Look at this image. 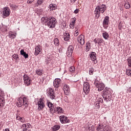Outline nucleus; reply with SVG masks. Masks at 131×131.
I'll list each match as a JSON object with an SVG mask.
<instances>
[{"label":"nucleus","instance_id":"1","mask_svg":"<svg viewBox=\"0 0 131 131\" xmlns=\"http://www.w3.org/2000/svg\"><path fill=\"white\" fill-rule=\"evenodd\" d=\"M41 22L43 24L47 23V26L49 28H54L57 23L56 18L53 16L42 17L41 18Z\"/></svg>","mask_w":131,"mask_h":131},{"label":"nucleus","instance_id":"2","mask_svg":"<svg viewBox=\"0 0 131 131\" xmlns=\"http://www.w3.org/2000/svg\"><path fill=\"white\" fill-rule=\"evenodd\" d=\"M107 10V7L105 5L102 4L99 6H97L95 8V14L98 16L97 18L100 17V14H103Z\"/></svg>","mask_w":131,"mask_h":131},{"label":"nucleus","instance_id":"3","mask_svg":"<svg viewBox=\"0 0 131 131\" xmlns=\"http://www.w3.org/2000/svg\"><path fill=\"white\" fill-rule=\"evenodd\" d=\"M94 83L95 84V86L98 89V91L99 92H101V91L104 90L105 84L102 82H99V81H98V79H95Z\"/></svg>","mask_w":131,"mask_h":131},{"label":"nucleus","instance_id":"4","mask_svg":"<svg viewBox=\"0 0 131 131\" xmlns=\"http://www.w3.org/2000/svg\"><path fill=\"white\" fill-rule=\"evenodd\" d=\"M104 99V101L108 102V101H111V98L112 96L111 95V92L109 90H105L103 94V95L101 96Z\"/></svg>","mask_w":131,"mask_h":131},{"label":"nucleus","instance_id":"5","mask_svg":"<svg viewBox=\"0 0 131 131\" xmlns=\"http://www.w3.org/2000/svg\"><path fill=\"white\" fill-rule=\"evenodd\" d=\"M24 77V83L25 85L26 86H29L30 84H31V82H32V80H31V78L29 77L28 75L25 74L23 76Z\"/></svg>","mask_w":131,"mask_h":131},{"label":"nucleus","instance_id":"6","mask_svg":"<svg viewBox=\"0 0 131 131\" xmlns=\"http://www.w3.org/2000/svg\"><path fill=\"white\" fill-rule=\"evenodd\" d=\"M91 90V85L90 83L87 82H84L83 91L85 95H89L90 91Z\"/></svg>","mask_w":131,"mask_h":131},{"label":"nucleus","instance_id":"7","mask_svg":"<svg viewBox=\"0 0 131 131\" xmlns=\"http://www.w3.org/2000/svg\"><path fill=\"white\" fill-rule=\"evenodd\" d=\"M47 96L48 98H50L51 100L55 99V92H54L53 89L49 88L47 90Z\"/></svg>","mask_w":131,"mask_h":131},{"label":"nucleus","instance_id":"8","mask_svg":"<svg viewBox=\"0 0 131 131\" xmlns=\"http://www.w3.org/2000/svg\"><path fill=\"white\" fill-rule=\"evenodd\" d=\"M97 101L95 103V107L99 109L100 108V104L103 103V98H102V95H98L96 98Z\"/></svg>","mask_w":131,"mask_h":131},{"label":"nucleus","instance_id":"9","mask_svg":"<svg viewBox=\"0 0 131 131\" xmlns=\"http://www.w3.org/2000/svg\"><path fill=\"white\" fill-rule=\"evenodd\" d=\"M38 110L39 111H41L43 108H45V103L42 98H40L37 103Z\"/></svg>","mask_w":131,"mask_h":131},{"label":"nucleus","instance_id":"10","mask_svg":"<svg viewBox=\"0 0 131 131\" xmlns=\"http://www.w3.org/2000/svg\"><path fill=\"white\" fill-rule=\"evenodd\" d=\"M10 15V9L5 7L3 10V18H7Z\"/></svg>","mask_w":131,"mask_h":131},{"label":"nucleus","instance_id":"11","mask_svg":"<svg viewBox=\"0 0 131 131\" xmlns=\"http://www.w3.org/2000/svg\"><path fill=\"white\" fill-rule=\"evenodd\" d=\"M59 119L61 123H69L70 122V120L68 119V117H66V116H60Z\"/></svg>","mask_w":131,"mask_h":131},{"label":"nucleus","instance_id":"12","mask_svg":"<svg viewBox=\"0 0 131 131\" xmlns=\"http://www.w3.org/2000/svg\"><path fill=\"white\" fill-rule=\"evenodd\" d=\"M61 82L62 81L61 80V79L56 78L53 81V85L54 88H56V89H58L59 86H61Z\"/></svg>","mask_w":131,"mask_h":131},{"label":"nucleus","instance_id":"13","mask_svg":"<svg viewBox=\"0 0 131 131\" xmlns=\"http://www.w3.org/2000/svg\"><path fill=\"white\" fill-rule=\"evenodd\" d=\"M23 100V106H25V108H24V110L25 111H27L26 109H27V107H28V98H27L26 97H24L22 98Z\"/></svg>","mask_w":131,"mask_h":131},{"label":"nucleus","instance_id":"14","mask_svg":"<svg viewBox=\"0 0 131 131\" xmlns=\"http://www.w3.org/2000/svg\"><path fill=\"white\" fill-rule=\"evenodd\" d=\"M73 50H74V48L72 46H70L68 48V50L67 51V55L68 57H71L72 56V54L73 53Z\"/></svg>","mask_w":131,"mask_h":131},{"label":"nucleus","instance_id":"15","mask_svg":"<svg viewBox=\"0 0 131 131\" xmlns=\"http://www.w3.org/2000/svg\"><path fill=\"white\" fill-rule=\"evenodd\" d=\"M97 54L95 52H92L90 57L91 60L94 62V64H97L98 63V60H97V56H96Z\"/></svg>","mask_w":131,"mask_h":131},{"label":"nucleus","instance_id":"16","mask_svg":"<svg viewBox=\"0 0 131 131\" xmlns=\"http://www.w3.org/2000/svg\"><path fill=\"white\" fill-rule=\"evenodd\" d=\"M77 40L79 43H80L81 46H83V45H84V36L81 34L78 37Z\"/></svg>","mask_w":131,"mask_h":131},{"label":"nucleus","instance_id":"17","mask_svg":"<svg viewBox=\"0 0 131 131\" xmlns=\"http://www.w3.org/2000/svg\"><path fill=\"white\" fill-rule=\"evenodd\" d=\"M63 90L66 95H68V94H69V92H70V89L69 88V86L66 84L63 85Z\"/></svg>","mask_w":131,"mask_h":131},{"label":"nucleus","instance_id":"18","mask_svg":"<svg viewBox=\"0 0 131 131\" xmlns=\"http://www.w3.org/2000/svg\"><path fill=\"white\" fill-rule=\"evenodd\" d=\"M54 112H57V114H61V113H63V112H64V110H63L62 107L57 106L55 107L54 108Z\"/></svg>","mask_w":131,"mask_h":131},{"label":"nucleus","instance_id":"19","mask_svg":"<svg viewBox=\"0 0 131 131\" xmlns=\"http://www.w3.org/2000/svg\"><path fill=\"white\" fill-rule=\"evenodd\" d=\"M63 34L64 40H65V41H68V40L70 39V34L67 32H66Z\"/></svg>","mask_w":131,"mask_h":131},{"label":"nucleus","instance_id":"20","mask_svg":"<svg viewBox=\"0 0 131 131\" xmlns=\"http://www.w3.org/2000/svg\"><path fill=\"white\" fill-rule=\"evenodd\" d=\"M49 8L50 11L57 10V5L56 4H51L49 5Z\"/></svg>","mask_w":131,"mask_h":131},{"label":"nucleus","instance_id":"21","mask_svg":"<svg viewBox=\"0 0 131 131\" xmlns=\"http://www.w3.org/2000/svg\"><path fill=\"white\" fill-rule=\"evenodd\" d=\"M103 25H109V16H106L103 21Z\"/></svg>","mask_w":131,"mask_h":131},{"label":"nucleus","instance_id":"22","mask_svg":"<svg viewBox=\"0 0 131 131\" xmlns=\"http://www.w3.org/2000/svg\"><path fill=\"white\" fill-rule=\"evenodd\" d=\"M18 102H17V107H22L23 106V101L22 100V98L19 97L18 98Z\"/></svg>","mask_w":131,"mask_h":131},{"label":"nucleus","instance_id":"23","mask_svg":"<svg viewBox=\"0 0 131 131\" xmlns=\"http://www.w3.org/2000/svg\"><path fill=\"white\" fill-rule=\"evenodd\" d=\"M75 21H76V18L74 17L73 18V20L71 21V23L70 24V28H72V29L74 28V25H75Z\"/></svg>","mask_w":131,"mask_h":131},{"label":"nucleus","instance_id":"24","mask_svg":"<svg viewBox=\"0 0 131 131\" xmlns=\"http://www.w3.org/2000/svg\"><path fill=\"white\" fill-rule=\"evenodd\" d=\"M20 53L21 56H24L25 59H27V58H28V54L26 53V52L24 51V50H21Z\"/></svg>","mask_w":131,"mask_h":131},{"label":"nucleus","instance_id":"25","mask_svg":"<svg viewBox=\"0 0 131 131\" xmlns=\"http://www.w3.org/2000/svg\"><path fill=\"white\" fill-rule=\"evenodd\" d=\"M102 36L104 39H108L109 38V34L107 32L103 31L102 32Z\"/></svg>","mask_w":131,"mask_h":131},{"label":"nucleus","instance_id":"26","mask_svg":"<svg viewBox=\"0 0 131 131\" xmlns=\"http://www.w3.org/2000/svg\"><path fill=\"white\" fill-rule=\"evenodd\" d=\"M40 48H39V46H36L35 48V53L34 54L35 55V56H37V55H38V54H39L40 53Z\"/></svg>","mask_w":131,"mask_h":131},{"label":"nucleus","instance_id":"27","mask_svg":"<svg viewBox=\"0 0 131 131\" xmlns=\"http://www.w3.org/2000/svg\"><path fill=\"white\" fill-rule=\"evenodd\" d=\"M16 33H14L13 32H10L9 33V35L8 36L10 38H16Z\"/></svg>","mask_w":131,"mask_h":131},{"label":"nucleus","instance_id":"28","mask_svg":"<svg viewBox=\"0 0 131 131\" xmlns=\"http://www.w3.org/2000/svg\"><path fill=\"white\" fill-rule=\"evenodd\" d=\"M44 0H38L37 1V4H35V7H38V6H40V5H42L43 3Z\"/></svg>","mask_w":131,"mask_h":131},{"label":"nucleus","instance_id":"29","mask_svg":"<svg viewBox=\"0 0 131 131\" xmlns=\"http://www.w3.org/2000/svg\"><path fill=\"white\" fill-rule=\"evenodd\" d=\"M102 129H104V126L101 124H99L96 128V131H102Z\"/></svg>","mask_w":131,"mask_h":131},{"label":"nucleus","instance_id":"30","mask_svg":"<svg viewBox=\"0 0 131 131\" xmlns=\"http://www.w3.org/2000/svg\"><path fill=\"white\" fill-rule=\"evenodd\" d=\"M90 49H91V44L90 43V42H88L86 43L85 52H89Z\"/></svg>","mask_w":131,"mask_h":131},{"label":"nucleus","instance_id":"31","mask_svg":"<svg viewBox=\"0 0 131 131\" xmlns=\"http://www.w3.org/2000/svg\"><path fill=\"white\" fill-rule=\"evenodd\" d=\"M5 106V99L4 98H0V107Z\"/></svg>","mask_w":131,"mask_h":131},{"label":"nucleus","instance_id":"32","mask_svg":"<svg viewBox=\"0 0 131 131\" xmlns=\"http://www.w3.org/2000/svg\"><path fill=\"white\" fill-rule=\"evenodd\" d=\"M48 106L49 108H50V112H52V111H53V107H54V105L53 104V103H52L51 102H49L48 103Z\"/></svg>","mask_w":131,"mask_h":131},{"label":"nucleus","instance_id":"33","mask_svg":"<svg viewBox=\"0 0 131 131\" xmlns=\"http://www.w3.org/2000/svg\"><path fill=\"white\" fill-rule=\"evenodd\" d=\"M60 126L59 125H54L52 129L53 131L59 130V129H60Z\"/></svg>","mask_w":131,"mask_h":131},{"label":"nucleus","instance_id":"34","mask_svg":"<svg viewBox=\"0 0 131 131\" xmlns=\"http://www.w3.org/2000/svg\"><path fill=\"white\" fill-rule=\"evenodd\" d=\"M69 70L70 72L73 73L75 72V68L73 66H72L69 68Z\"/></svg>","mask_w":131,"mask_h":131},{"label":"nucleus","instance_id":"35","mask_svg":"<svg viewBox=\"0 0 131 131\" xmlns=\"http://www.w3.org/2000/svg\"><path fill=\"white\" fill-rule=\"evenodd\" d=\"M54 45L56 46V47H58L59 45V39L58 38H55L54 39Z\"/></svg>","mask_w":131,"mask_h":131},{"label":"nucleus","instance_id":"36","mask_svg":"<svg viewBox=\"0 0 131 131\" xmlns=\"http://www.w3.org/2000/svg\"><path fill=\"white\" fill-rule=\"evenodd\" d=\"M126 75H128V76L131 77V70L129 69H128L126 70Z\"/></svg>","mask_w":131,"mask_h":131},{"label":"nucleus","instance_id":"37","mask_svg":"<svg viewBox=\"0 0 131 131\" xmlns=\"http://www.w3.org/2000/svg\"><path fill=\"white\" fill-rule=\"evenodd\" d=\"M94 71H95V69H94L93 68H90V70H89L90 75H93V74H94Z\"/></svg>","mask_w":131,"mask_h":131},{"label":"nucleus","instance_id":"38","mask_svg":"<svg viewBox=\"0 0 131 131\" xmlns=\"http://www.w3.org/2000/svg\"><path fill=\"white\" fill-rule=\"evenodd\" d=\"M124 7L125 9H129L130 8V5H129V3L127 2L125 3Z\"/></svg>","mask_w":131,"mask_h":131},{"label":"nucleus","instance_id":"39","mask_svg":"<svg viewBox=\"0 0 131 131\" xmlns=\"http://www.w3.org/2000/svg\"><path fill=\"white\" fill-rule=\"evenodd\" d=\"M36 73L37 75H42V71L41 70H37L36 71Z\"/></svg>","mask_w":131,"mask_h":131},{"label":"nucleus","instance_id":"40","mask_svg":"<svg viewBox=\"0 0 131 131\" xmlns=\"http://www.w3.org/2000/svg\"><path fill=\"white\" fill-rule=\"evenodd\" d=\"M127 61L128 62V66H129V67H131V57H129L127 58Z\"/></svg>","mask_w":131,"mask_h":131},{"label":"nucleus","instance_id":"41","mask_svg":"<svg viewBox=\"0 0 131 131\" xmlns=\"http://www.w3.org/2000/svg\"><path fill=\"white\" fill-rule=\"evenodd\" d=\"M103 131H111V129H110V127L106 126L104 127Z\"/></svg>","mask_w":131,"mask_h":131},{"label":"nucleus","instance_id":"42","mask_svg":"<svg viewBox=\"0 0 131 131\" xmlns=\"http://www.w3.org/2000/svg\"><path fill=\"white\" fill-rule=\"evenodd\" d=\"M103 42V39L101 38H97V43L98 45H101Z\"/></svg>","mask_w":131,"mask_h":131},{"label":"nucleus","instance_id":"43","mask_svg":"<svg viewBox=\"0 0 131 131\" xmlns=\"http://www.w3.org/2000/svg\"><path fill=\"white\" fill-rule=\"evenodd\" d=\"M0 29L2 31H5L6 30V26L2 25V26H0Z\"/></svg>","mask_w":131,"mask_h":131},{"label":"nucleus","instance_id":"44","mask_svg":"<svg viewBox=\"0 0 131 131\" xmlns=\"http://www.w3.org/2000/svg\"><path fill=\"white\" fill-rule=\"evenodd\" d=\"M12 58L14 59L15 60H16L17 59L19 58V57L18 56V55L17 54H14L12 55Z\"/></svg>","mask_w":131,"mask_h":131},{"label":"nucleus","instance_id":"45","mask_svg":"<svg viewBox=\"0 0 131 131\" xmlns=\"http://www.w3.org/2000/svg\"><path fill=\"white\" fill-rule=\"evenodd\" d=\"M19 121H20V122H23L24 123L25 122V119H24V118H21L20 120H19Z\"/></svg>","mask_w":131,"mask_h":131},{"label":"nucleus","instance_id":"46","mask_svg":"<svg viewBox=\"0 0 131 131\" xmlns=\"http://www.w3.org/2000/svg\"><path fill=\"white\" fill-rule=\"evenodd\" d=\"M79 33H78V31L76 30L75 31V33H74V36H77V35H78Z\"/></svg>","mask_w":131,"mask_h":131},{"label":"nucleus","instance_id":"47","mask_svg":"<svg viewBox=\"0 0 131 131\" xmlns=\"http://www.w3.org/2000/svg\"><path fill=\"white\" fill-rule=\"evenodd\" d=\"M33 2H34V0H28L27 3L28 4H32Z\"/></svg>","mask_w":131,"mask_h":131},{"label":"nucleus","instance_id":"48","mask_svg":"<svg viewBox=\"0 0 131 131\" xmlns=\"http://www.w3.org/2000/svg\"><path fill=\"white\" fill-rule=\"evenodd\" d=\"M78 12H79V10L78 9H76L74 11V13L75 14H77L78 13Z\"/></svg>","mask_w":131,"mask_h":131},{"label":"nucleus","instance_id":"49","mask_svg":"<svg viewBox=\"0 0 131 131\" xmlns=\"http://www.w3.org/2000/svg\"><path fill=\"white\" fill-rule=\"evenodd\" d=\"M21 117H20V116H16V119H17V120H19V121H20V120L21 119Z\"/></svg>","mask_w":131,"mask_h":131},{"label":"nucleus","instance_id":"50","mask_svg":"<svg viewBox=\"0 0 131 131\" xmlns=\"http://www.w3.org/2000/svg\"><path fill=\"white\" fill-rule=\"evenodd\" d=\"M127 92H128V93H130V92H131V87H129V88L127 89Z\"/></svg>","mask_w":131,"mask_h":131},{"label":"nucleus","instance_id":"51","mask_svg":"<svg viewBox=\"0 0 131 131\" xmlns=\"http://www.w3.org/2000/svg\"><path fill=\"white\" fill-rule=\"evenodd\" d=\"M45 46L46 47V48H48L49 47V45L47 44V43H45Z\"/></svg>","mask_w":131,"mask_h":131},{"label":"nucleus","instance_id":"52","mask_svg":"<svg viewBox=\"0 0 131 131\" xmlns=\"http://www.w3.org/2000/svg\"><path fill=\"white\" fill-rule=\"evenodd\" d=\"M71 3H75L76 2V0H70Z\"/></svg>","mask_w":131,"mask_h":131},{"label":"nucleus","instance_id":"53","mask_svg":"<svg viewBox=\"0 0 131 131\" xmlns=\"http://www.w3.org/2000/svg\"><path fill=\"white\" fill-rule=\"evenodd\" d=\"M75 30H77V31H79V29H78V27H75Z\"/></svg>","mask_w":131,"mask_h":131},{"label":"nucleus","instance_id":"54","mask_svg":"<svg viewBox=\"0 0 131 131\" xmlns=\"http://www.w3.org/2000/svg\"><path fill=\"white\" fill-rule=\"evenodd\" d=\"M4 131H10L9 128H6Z\"/></svg>","mask_w":131,"mask_h":131},{"label":"nucleus","instance_id":"55","mask_svg":"<svg viewBox=\"0 0 131 131\" xmlns=\"http://www.w3.org/2000/svg\"><path fill=\"white\" fill-rule=\"evenodd\" d=\"M97 40H98V38H95L94 39L93 41L94 42L97 41Z\"/></svg>","mask_w":131,"mask_h":131},{"label":"nucleus","instance_id":"56","mask_svg":"<svg viewBox=\"0 0 131 131\" xmlns=\"http://www.w3.org/2000/svg\"><path fill=\"white\" fill-rule=\"evenodd\" d=\"M95 43H98V40H97V41H96L95 42H94Z\"/></svg>","mask_w":131,"mask_h":131},{"label":"nucleus","instance_id":"57","mask_svg":"<svg viewBox=\"0 0 131 131\" xmlns=\"http://www.w3.org/2000/svg\"><path fill=\"white\" fill-rule=\"evenodd\" d=\"M1 128H2V125L0 123V129H1Z\"/></svg>","mask_w":131,"mask_h":131}]
</instances>
